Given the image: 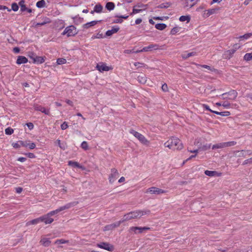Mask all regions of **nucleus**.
I'll list each match as a JSON object with an SVG mask.
<instances>
[{
	"instance_id": "1",
	"label": "nucleus",
	"mask_w": 252,
	"mask_h": 252,
	"mask_svg": "<svg viewBox=\"0 0 252 252\" xmlns=\"http://www.w3.org/2000/svg\"><path fill=\"white\" fill-rule=\"evenodd\" d=\"M75 204L76 203L74 202L68 203L64 206L60 207L55 210L50 211L47 214L40 217V221L41 222H44L46 224H51L54 221V219L51 218V216L57 214L61 211L69 209L71 207L75 206Z\"/></svg>"
},
{
	"instance_id": "2",
	"label": "nucleus",
	"mask_w": 252,
	"mask_h": 252,
	"mask_svg": "<svg viewBox=\"0 0 252 252\" xmlns=\"http://www.w3.org/2000/svg\"><path fill=\"white\" fill-rule=\"evenodd\" d=\"M164 146L173 150H179L182 149L183 148L181 140L179 138L175 137H172L165 142Z\"/></svg>"
},
{
	"instance_id": "3",
	"label": "nucleus",
	"mask_w": 252,
	"mask_h": 252,
	"mask_svg": "<svg viewBox=\"0 0 252 252\" xmlns=\"http://www.w3.org/2000/svg\"><path fill=\"white\" fill-rule=\"evenodd\" d=\"M150 213V211H140L137 210L135 211H132L127 213L123 217L124 220L126 221L130 220L133 219H136L138 218H140L142 216L148 214Z\"/></svg>"
},
{
	"instance_id": "4",
	"label": "nucleus",
	"mask_w": 252,
	"mask_h": 252,
	"mask_svg": "<svg viewBox=\"0 0 252 252\" xmlns=\"http://www.w3.org/2000/svg\"><path fill=\"white\" fill-rule=\"evenodd\" d=\"M130 133L132 134L134 137L138 139V140L143 144L145 145H149L150 142L147 138L142 134L136 131L133 129H130L129 131Z\"/></svg>"
},
{
	"instance_id": "5",
	"label": "nucleus",
	"mask_w": 252,
	"mask_h": 252,
	"mask_svg": "<svg viewBox=\"0 0 252 252\" xmlns=\"http://www.w3.org/2000/svg\"><path fill=\"white\" fill-rule=\"evenodd\" d=\"M236 144V142L232 141L229 142L220 143L216 144H214L212 146V149H222L227 147H230L234 146Z\"/></svg>"
},
{
	"instance_id": "6",
	"label": "nucleus",
	"mask_w": 252,
	"mask_h": 252,
	"mask_svg": "<svg viewBox=\"0 0 252 252\" xmlns=\"http://www.w3.org/2000/svg\"><path fill=\"white\" fill-rule=\"evenodd\" d=\"M77 33L76 29L74 26L67 27L63 32L62 34H66L68 37L75 35Z\"/></svg>"
},
{
	"instance_id": "7",
	"label": "nucleus",
	"mask_w": 252,
	"mask_h": 252,
	"mask_svg": "<svg viewBox=\"0 0 252 252\" xmlns=\"http://www.w3.org/2000/svg\"><path fill=\"white\" fill-rule=\"evenodd\" d=\"M119 176V174L118 170L115 168L111 169V173L108 178L109 183L111 184H113Z\"/></svg>"
},
{
	"instance_id": "8",
	"label": "nucleus",
	"mask_w": 252,
	"mask_h": 252,
	"mask_svg": "<svg viewBox=\"0 0 252 252\" xmlns=\"http://www.w3.org/2000/svg\"><path fill=\"white\" fill-rule=\"evenodd\" d=\"M150 228L149 227H138L132 226L129 228V231L133 232L135 234L142 233L144 231L150 230Z\"/></svg>"
},
{
	"instance_id": "9",
	"label": "nucleus",
	"mask_w": 252,
	"mask_h": 252,
	"mask_svg": "<svg viewBox=\"0 0 252 252\" xmlns=\"http://www.w3.org/2000/svg\"><path fill=\"white\" fill-rule=\"evenodd\" d=\"M166 191L164 190L158 189L156 187H152L149 188L146 191V193H150L151 194H159L161 193H164Z\"/></svg>"
},
{
	"instance_id": "10",
	"label": "nucleus",
	"mask_w": 252,
	"mask_h": 252,
	"mask_svg": "<svg viewBox=\"0 0 252 252\" xmlns=\"http://www.w3.org/2000/svg\"><path fill=\"white\" fill-rule=\"evenodd\" d=\"M97 247L110 252H112L114 250V247L113 245L105 242L100 243L97 245Z\"/></svg>"
},
{
	"instance_id": "11",
	"label": "nucleus",
	"mask_w": 252,
	"mask_h": 252,
	"mask_svg": "<svg viewBox=\"0 0 252 252\" xmlns=\"http://www.w3.org/2000/svg\"><path fill=\"white\" fill-rule=\"evenodd\" d=\"M34 110L37 111H40L43 113H44L45 115H50V110L49 109H46L45 107H43L40 105H35L34 106Z\"/></svg>"
},
{
	"instance_id": "12",
	"label": "nucleus",
	"mask_w": 252,
	"mask_h": 252,
	"mask_svg": "<svg viewBox=\"0 0 252 252\" xmlns=\"http://www.w3.org/2000/svg\"><path fill=\"white\" fill-rule=\"evenodd\" d=\"M159 48V46L157 44H151L149 46L143 48V51L144 52L152 51L157 50Z\"/></svg>"
},
{
	"instance_id": "13",
	"label": "nucleus",
	"mask_w": 252,
	"mask_h": 252,
	"mask_svg": "<svg viewBox=\"0 0 252 252\" xmlns=\"http://www.w3.org/2000/svg\"><path fill=\"white\" fill-rule=\"evenodd\" d=\"M238 93L235 90H231L228 92L222 94V95L224 96L226 95H229V97L228 98L230 100H234L237 96Z\"/></svg>"
},
{
	"instance_id": "14",
	"label": "nucleus",
	"mask_w": 252,
	"mask_h": 252,
	"mask_svg": "<svg viewBox=\"0 0 252 252\" xmlns=\"http://www.w3.org/2000/svg\"><path fill=\"white\" fill-rule=\"evenodd\" d=\"M120 30V28L118 26H114L112 27L111 30H108L105 33L106 36H110L112 34L117 33Z\"/></svg>"
},
{
	"instance_id": "15",
	"label": "nucleus",
	"mask_w": 252,
	"mask_h": 252,
	"mask_svg": "<svg viewBox=\"0 0 252 252\" xmlns=\"http://www.w3.org/2000/svg\"><path fill=\"white\" fill-rule=\"evenodd\" d=\"M235 52V49H230L224 52L223 54V57L225 59H230L233 56V55Z\"/></svg>"
},
{
	"instance_id": "16",
	"label": "nucleus",
	"mask_w": 252,
	"mask_h": 252,
	"mask_svg": "<svg viewBox=\"0 0 252 252\" xmlns=\"http://www.w3.org/2000/svg\"><path fill=\"white\" fill-rule=\"evenodd\" d=\"M216 9L214 8L209 9L208 10H205L203 11V13L202 14V17L204 18H207L209 17L210 15L214 14L216 12Z\"/></svg>"
},
{
	"instance_id": "17",
	"label": "nucleus",
	"mask_w": 252,
	"mask_h": 252,
	"mask_svg": "<svg viewBox=\"0 0 252 252\" xmlns=\"http://www.w3.org/2000/svg\"><path fill=\"white\" fill-rule=\"evenodd\" d=\"M96 68L100 72L107 71L110 69V67L107 66L106 64L104 63L97 64Z\"/></svg>"
},
{
	"instance_id": "18",
	"label": "nucleus",
	"mask_w": 252,
	"mask_h": 252,
	"mask_svg": "<svg viewBox=\"0 0 252 252\" xmlns=\"http://www.w3.org/2000/svg\"><path fill=\"white\" fill-rule=\"evenodd\" d=\"M195 55H196V53L195 52L187 53V51H185L181 55V57L184 59H187L190 57L194 56Z\"/></svg>"
},
{
	"instance_id": "19",
	"label": "nucleus",
	"mask_w": 252,
	"mask_h": 252,
	"mask_svg": "<svg viewBox=\"0 0 252 252\" xmlns=\"http://www.w3.org/2000/svg\"><path fill=\"white\" fill-rule=\"evenodd\" d=\"M204 173L206 175L208 176L209 177H214V176H219L221 174V173H218L216 171H210V170H205Z\"/></svg>"
},
{
	"instance_id": "20",
	"label": "nucleus",
	"mask_w": 252,
	"mask_h": 252,
	"mask_svg": "<svg viewBox=\"0 0 252 252\" xmlns=\"http://www.w3.org/2000/svg\"><path fill=\"white\" fill-rule=\"evenodd\" d=\"M45 58L43 57L37 56H36L35 58H34V60L33 61V63H34L37 64H41L45 62Z\"/></svg>"
},
{
	"instance_id": "21",
	"label": "nucleus",
	"mask_w": 252,
	"mask_h": 252,
	"mask_svg": "<svg viewBox=\"0 0 252 252\" xmlns=\"http://www.w3.org/2000/svg\"><path fill=\"white\" fill-rule=\"evenodd\" d=\"M40 243L44 247H48L51 244V241L49 238H43L41 239Z\"/></svg>"
},
{
	"instance_id": "22",
	"label": "nucleus",
	"mask_w": 252,
	"mask_h": 252,
	"mask_svg": "<svg viewBox=\"0 0 252 252\" xmlns=\"http://www.w3.org/2000/svg\"><path fill=\"white\" fill-rule=\"evenodd\" d=\"M28 59L24 56H19L16 61V63L18 64H21L23 63H26L28 62Z\"/></svg>"
},
{
	"instance_id": "23",
	"label": "nucleus",
	"mask_w": 252,
	"mask_h": 252,
	"mask_svg": "<svg viewBox=\"0 0 252 252\" xmlns=\"http://www.w3.org/2000/svg\"><path fill=\"white\" fill-rule=\"evenodd\" d=\"M68 165L73 167H77L80 169H83V166L76 161L69 160L68 162Z\"/></svg>"
},
{
	"instance_id": "24",
	"label": "nucleus",
	"mask_w": 252,
	"mask_h": 252,
	"mask_svg": "<svg viewBox=\"0 0 252 252\" xmlns=\"http://www.w3.org/2000/svg\"><path fill=\"white\" fill-rule=\"evenodd\" d=\"M25 3V0H21L19 2V5L20 7V11L22 12L25 11L28 9V8L26 6Z\"/></svg>"
},
{
	"instance_id": "25",
	"label": "nucleus",
	"mask_w": 252,
	"mask_h": 252,
	"mask_svg": "<svg viewBox=\"0 0 252 252\" xmlns=\"http://www.w3.org/2000/svg\"><path fill=\"white\" fill-rule=\"evenodd\" d=\"M100 21H92L91 22H88L84 25V28L88 29L90 27L95 25L98 22Z\"/></svg>"
},
{
	"instance_id": "26",
	"label": "nucleus",
	"mask_w": 252,
	"mask_h": 252,
	"mask_svg": "<svg viewBox=\"0 0 252 252\" xmlns=\"http://www.w3.org/2000/svg\"><path fill=\"white\" fill-rule=\"evenodd\" d=\"M40 222H41L40 218V217H39L38 218H36L35 219L31 220L27 222V225H34V224H36L39 223Z\"/></svg>"
},
{
	"instance_id": "27",
	"label": "nucleus",
	"mask_w": 252,
	"mask_h": 252,
	"mask_svg": "<svg viewBox=\"0 0 252 252\" xmlns=\"http://www.w3.org/2000/svg\"><path fill=\"white\" fill-rule=\"evenodd\" d=\"M252 36V33H247L243 35H240L238 37H237L236 38L240 39V40H242L243 39H248L249 38H250Z\"/></svg>"
},
{
	"instance_id": "28",
	"label": "nucleus",
	"mask_w": 252,
	"mask_h": 252,
	"mask_svg": "<svg viewBox=\"0 0 252 252\" xmlns=\"http://www.w3.org/2000/svg\"><path fill=\"white\" fill-rule=\"evenodd\" d=\"M105 7L109 11L112 10L115 8V4L112 2H108L106 3Z\"/></svg>"
},
{
	"instance_id": "29",
	"label": "nucleus",
	"mask_w": 252,
	"mask_h": 252,
	"mask_svg": "<svg viewBox=\"0 0 252 252\" xmlns=\"http://www.w3.org/2000/svg\"><path fill=\"white\" fill-rule=\"evenodd\" d=\"M138 81L141 84H145L146 82V77L143 75H139L137 77Z\"/></svg>"
},
{
	"instance_id": "30",
	"label": "nucleus",
	"mask_w": 252,
	"mask_h": 252,
	"mask_svg": "<svg viewBox=\"0 0 252 252\" xmlns=\"http://www.w3.org/2000/svg\"><path fill=\"white\" fill-rule=\"evenodd\" d=\"M155 27L157 29L163 30L166 27V25L164 23H158L156 25Z\"/></svg>"
},
{
	"instance_id": "31",
	"label": "nucleus",
	"mask_w": 252,
	"mask_h": 252,
	"mask_svg": "<svg viewBox=\"0 0 252 252\" xmlns=\"http://www.w3.org/2000/svg\"><path fill=\"white\" fill-rule=\"evenodd\" d=\"M94 9L95 12L100 13L102 12L103 7L101 4H98L95 5Z\"/></svg>"
},
{
	"instance_id": "32",
	"label": "nucleus",
	"mask_w": 252,
	"mask_h": 252,
	"mask_svg": "<svg viewBox=\"0 0 252 252\" xmlns=\"http://www.w3.org/2000/svg\"><path fill=\"white\" fill-rule=\"evenodd\" d=\"M45 5V1L44 0H40L36 3V6L38 8L44 7Z\"/></svg>"
},
{
	"instance_id": "33",
	"label": "nucleus",
	"mask_w": 252,
	"mask_h": 252,
	"mask_svg": "<svg viewBox=\"0 0 252 252\" xmlns=\"http://www.w3.org/2000/svg\"><path fill=\"white\" fill-rule=\"evenodd\" d=\"M190 20V17L189 16H181L180 18H179V20L181 21V22H185L186 21H187V22H189V21Z\"/></svg>"
},
{
	"instance_id": "34",
	"label": "nucleus",
	"mask_w": 252,
	"mask_h": 252,
	"mask_svg": "<svg viewBox=\"0 0 252 252\" xmlns=\"http://www.w3.org/2000/svg\"><path fill=\"white\" fill-rule=\"evenodd\" d=\"M69 242L68 240H65L63 239H57L55 242V244H63L68 243Z\"/></svg>"
},
{
	"instance_id": "35",
	"label": "nucleus",
	"mask_w": 252,
	"mask_h": 252,
	"mask_svg": "<svg viewBox=\"0 0 252 252\" xmlns=\"http://www.w3.org/2000/svg\"><path fill=\"white\" fill-rule=\"evenodd\" d=\"M244 60L249 61L252 60V52L250 53H246L244 56Z\"/></svg>"
},
{
	"instance_id": "36",
	"label": "nucleus",
	"mask_w": 252,
	"mask_h": 252,
	"mask_svg": "<svg viewBox=\"0 0 252 252\" xmlns=\"http://www.w3.org/2000/svg\"><path fill=\"white\" fill-rule=\"evenodd\" d=\"M181 28L178 27H175L172 28L170 31V34L171 35H175L178 32H179V30Z\"/></svg>"
},
{
	"instance_id": "37",
	"label": "nucleus",
	"mask_w": 252,
	"mask_h": 252,
	"mask_svg": "<svg viewBox=\"0 0 252 252\" xmlns=\"http://www.w3.org/2000/svg\"><path fill=\"white\" fill-rule=\"evenodd\" d=\"M50 22V21L49 19L47 18H46L43 22H40V23H36L35 26H43V25H45L47 23H49Z\"/></svg>"
},
{
	"instance_id": "38",
	"label": "nucleus",
	"mask_w": 252,
	"mask_h": 252,
	"mask_svg": "<svg viewBox=\"0 0 252 252\" xmlns=\"http://www.w3.org/2000/svg\"><path fill=\"white\" fill-rule=\"evenodd\" d=\"M235 155L238 157H245V151H244V150L236 151Z\"/></svg>"
},
{
	"instance_id": "39",
	"label": "nucleus",
	"mask_w": 252,
	"mask_h": 252,
	"mask_svg": "<svg viewBox=\"0 0 252 252\" xmlns=\"http://www.w3.org/2000/svg\"><path fill=\"white\" fill-rule=\"evenodd\" d=\"M13 132L14 130L10 127H8L5 129V133L7 135H11L13 133Z\"/></svg>"
},
{
	"instance_id": "40",
	"label": "nucleus",
	"mask_w": 252,
	"mask_h": 252,
	"mask_svg": "<svg viewBox=\"0 0 252 252\" xmlns=\"http://www.w3.org/2000/svg\"><path fill=\"white\" fill-rule=\"evenodd\" d=\"M169 6H170V3L166 2V3H162L160 4H159L158 6V7L159 8H168V7H169Z\"/></svg>"
},
{
	"instance_id": "41",
	"label": "nucleus",
	"mask_w": 252,
	"mask_h": 252,
	"mask_svg": "<svg viewBox=\"0 0 252 252\" xmlns=\"http://www.w3.org/2000/svg\"><path fill=\"white\" fill-rule=\"evenodd\" d=\"M66 63V60L63 58H59L57 60V63L58 64H63Z\"/></svg>"
},
{
	"instance_id": "42",
	"label": "nucleus",
	"mask_w": 252,
	"mask_h": 252,
	"mask_svg": "<svg viewBox=\"0 0 252 252\" xmlns=\"http://www.w3.org/2000/svg\"><path fill=\"white\" fill-rule=\"evenodd\" d=\"M19 4L18 5L16 3L14 2L11 5V8L12 10L14 11H18L19 9Z\"/></svg>"
},
{
	"instance_id": "43",
	"label": "nucleus",
	"mask_w": 252,
	"mask_h": 252,
	"mask_svg": "<svg viewBox=\"0 0 252 252\" xmlns=\"http://www.w3.org/2000/svg\"><path fill=\"white\" fill-rule=\"evenodd\" d=\"M124 219H123L122 220L119 221L118 222L111 224L112 225V228H114L115 227H117L119 226L122 222H124Z\"/></svg>"
},
{
	"instance_id": "44",
	"label": "nucleus",
	"mask_w": 252,
	"mask_h": 252,
	"mask_svg": "<svg viewBox=\"0 0 252 252\" xmlns=\"http://www.w3.org/2000/svg\"><path fill=\"white\" fill-rule=\"evenodd\" d=\"M81 147L82 149L86 150L88 149V145L86 141H83L81 145Z\"/></svg>"
},
{
	"instance_id": "45",
	"label": "nucleus",
	"mask_w": 252,
	"mask_h": 252,
	"mask_svg": "<svg viewBox=\"0 0 252 252\" xmlns=\"http://www.w3.org/2000/svg\"><path fill=\"white\" fill-rule=\"evenodd\" d=\"M135 7L136 6H135L133 7V8L132 9V12L130 14V15L137 14V13H140V12H141L142 11V9H136V8H135Z\"/></svg>"
},
{
	"instance_id": "46",
	"label": "nucleus",
	"mask_w": 252,
	"mask_h": 252,
	"mask_svg": "<svg viewBox=\"0 0 252 252\" xmlns=\"http://www.w3.org/2000/svg\"><path fill=\"white\" fill-rule=\"evenodd\" d=\"M222 106L226 109H228L231 107V104L227 101H224L222 103Z\"/></svg>"
},
{
	"instance_id": "47",
	"label": "nucleus",
	"mask_w": 252,
	"mask_h": 252,
	"mask_svg": "<svg viewBox=\"0 0 252 252\" xmlns=\"http://www.w3.org/2000/svg\"><path fill=\"white\" fill-rule=\"evenodd\" d=\"M68 127L67 122H64L61 125V128L62 130H65Z\"/></svg>"
},
{
	"instance_id": "48",
	"label": "nucleus",
	"mask_w": 252,
	"mask_h": 252,
	"mask_svg": "<svg viewBox=\"0 0 252 252\" xmlns=\"http://www.w3.org/2000/svg\"><path fill=\"white\" fill-rule=\"evenodd\" d=\"M19 143L21 145V147H28V141H19Z\"/></svg>"
},
{
	"instance_id": "49",
	"label": "nucleus",
	"mask_w": 252,
	"mask_h": 252,
	"mask_svg": "<svg viewBox=\"0 0 252 252\" xmlns=\"http://www.w3.org/2000/svg\"><path fill=\"white\" fill-rule=\"evenodd\" d=\"M248 164H252V160L251 158L245 160L243 163V165H246Z\"/></svg>"
},
{
	"instance_id": "50",
	"label": "nucleus",
	"mask_w": 252,
	"mask_h": 252,
	"mask_svg": "<svg viewBox=\"0 0 252 252\" xmlns=\"http://www.w3.org/2000/svg\"><path fill=\"white\" fill-rule=\"evenodd\" d=\"M230 115V113L229 111L220 112V115L222 116H228Z\"/></svg>"
},
{
	"instance_id": "51",
	"label": "nucleus",
	"mask_w": 252,
	"mask_h": 252,
	"mask_svg": "<svg viewBox=\"0 0 252 252\" xmlns=\"http://www.w3.org/2000/svg\"><path fill=\"white\" fill-rule=\"evenodd\" d=\"M104 36L102 33H97L95 35H93L92 38H103Z\"/></svg>"
},
{
	"instance_id": "52",
	"label": "nucleus",
	"mask_w": 252,
	"mask_h": 252,
	"mask_svg": "<svg viewBox=\"0 0 252 252\" xmlns=\"http://www.w3.org/2000/svg\"><path fill=\"white\" fill-rule=\"evenodd\" d=\"M161 89L163 92H167L168 91V86L166 84H164L162 85L161 87Z\"/></svg>"
},
{
	"instance_id": "53",
	"label": "nucleus",
	"mask_w": 252,
	"mask_h": 252,
	"mask_svg": "<svg viewBox=\"0 0 252 252\" xmlns=\"http://www.w3.org/2000/svg\"><path fill=\"white\" fill-rule=\"evenodd\" d=\"M205 8H206V6H205V5H201L199 6L198 7H197L196 8V11L199 12V11H201L202 10L205 9Z\"/></svg>"
},
{
	"instance_id": "54",
	"label": "nucleus",
	"mask_w": 252,
	"mask_h": 252,
	"mask_svg": "<svg viewBox=\"0 0 252 252\" xmlns=\"http://www.w3.org/2000/svg\"><path fill=\"white\" fill-rule=\"evenodd\" d=\"M197 66H200L201 67H203V68H206L207 69H209V70H211V67L208 65H205V64H203V65H201V64H196Z\"/></svg>"
},
{
	"instance_id": "55",
	"label": "nucleus",
	"mask_w": 252,
	"mask_h": 252,
	"mask_svg": "<svg viewBox=\"0 0 252 252\" xmlns=\"http://www.w3.org/2000/svg\"><path fill=\"white\" fill-rule=\"evenodd\" d=\"M36 56V55L34 53H33V52H30L29 54V57H30V59H32V61L34 60V58H35Z\"/></svg>"
},
{
	"instance_id": "56",
	"label": "nucleus",
	"mask_w": 252,
	"mask_h": 252,
	"mask_svg": "<svg viewBox=\"0 0 252 252\" xmlns=\"http://www.w3.org/2000/svg\"><path fill=\"white\" fill-rule=\"evenodd\" d=\"M25 155L27 157H28L29 158H34L35 157L34 154H33V153H26V154H25Z\"/></svg>"
},
{
	"instance_id": "57",
	"label": "nucleus",
	"mask_w": 252,
	"mask_h": 252,
	"mask_svg": "<svg viewBox=\"0 0 252 252\" xmlns=\"http://www.w3.org/2000/svg\"><path fill=\"white\" fill-rule=\"evenodd\" d=\"M35 144L34 143H28V147L30 149H33L35 148Z\"/></svg>"
},
{
	"instance_id": "58",
	"label": "nucleus",
	"mask_w": 252,
	"mask_h": 252,
	"mask_svg": "<svg viewBox=\"0 0 252 252\" xmlns=\"http://www.w3.org/2000/svg\"><path fill=\"white\" fill-rule=\"evenodd\" d=\"M6 9L8 11H11V9H9L6 6L0 5V10H5Z\"/></svg>"
},
{
	"instance_id": "59",
	"label": "nucleus",
	"mask_w": 252,
	"mask_h": 252,
	"mask_svg": "<svg viewBox=\"0 0 252 252\" xmlns=\"http://www.w3.org/2000/svg\"><path fill=\"white\" fill-rule=\"evenodd\" d=\"M211 147V144H206L203 146V149L204 150H207L209 149Z\"/></svg>"
},
{
	"instance_id": "60",
	"label": "nucleus",
	"mask_w": 252,
	"mask_h": 252,
	"mask_svg": "<svg viewBox=\"0 0 252 252\" xmlns=\"http://www.w3.org/2000/svg\"><path fill=\"white\" fill-rule=\"evenodd\" d=\"M13 147L14 148H19L21 147V145L19 143V141H18V143H13Z\"/></svg>"
},
{
	"instance_id": "61",
	"label": "nucleus",
	"mask_w": 252,
	"mask_h": 252,
	"mask_svg": "<svg viewBox=\"0 0 252 252\" xmlns=\"http://www.w3.org/2000/svg\"><path fill=\"white\" fill-rule=\"evenodd\" d=\"M245 151V154L247 155L248 156L252 155V151L251 150H244Z\"/></svg>"
},
{
	"instance_id": "62",
	"label": "nucleus",
	"mask_w": 252,
	"mask_h": 252,
	"mask_svg": "<svg viewBox=\"0 0 252 252\" xmlns=\"http://www.w3.org/2000/svg\"><path fill=\"white\" fill-rule=\"evenodd\" d=\"M26 125L31 130L33 128L34 126L32 123H27Z\"/></svg>"
},
{
	"instance_id": "63",
	"label": "nucleus",
	"mask_w": 252,
	"mask_h": 252,
	"mask_svg": "<svg viewBox=\"0 0 252 252\" xmlns=\"http://www.w3.org/2000/svg\"><path fill=\"white\" fill-rule=\"evenodd\" d=\"M203 107L205 109H206V110H208V111H210V112H211V111H213L212 110H211V109L210 108L209 106L208 105H207V104H203Z\"/></svg>"
},
{
	"instance_id": "64",
	"label": "nucleus",
	"mask_w": 252,
	"mask_h": 252,
	"mask_svg": "<svg viewBox=\"0 0 252 252\" xmlns=\"http://www.w3.org/2000/svg\"><path fill=\"white\" fill-rule=\"evenodd\" d=\"M27 158H24V157H19L18 159H17V160L19 161H20L21 162H25Z\"/></svg>"
}]
</instances>
